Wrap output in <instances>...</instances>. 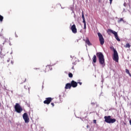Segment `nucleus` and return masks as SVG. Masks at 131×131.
Segmentation results:
<instances>
[{
  "mask_svg": "<svg viewBox=\"0 0 131 131\" xmlns=\"http://www.w3.org/2000/svg\"><path fill=\"white\" fill-rule=\"evenodd\" d=\"M65 89L66 90H68V89H71V84L67 83L66 85Z\"/></svg>",
  "mask_w": 131,
  "mask_h": 131,
  "instance_id": "12",
  "label": "nucleus"
},
{
  "mask_svg": "<svg viewBox=\"0 0 131 131\" xmlns=\"http://www.w3.org/2000/svg\"><path fill=\"white\" fill-rule=\"evenodd\" d=\"M71 30L73 33H76L77 32V30L76 29V27L75 25H73L71 27Z\"/></svg>",
  "mask_w": 131,
  "mask_h": 131,
  "instance_id": "10",
  "label": "nucleus"
},
{
  "mask_svg": "<svg viewBox=\"0 0 131 131\" xmlns=\"http://www.w3.org/2000/svg\"><path fill=\"white\" fill-rule=\"evenodd\" d=\"M0 107H1V103H0Z\"/></svg>",
  "mask_w": 131,
  "mask_h": 131,
  "instance_id": "25",
  "label": "nucleus"
},
{
  "mask_svg": "<svg viewBox=\"0 0 131 131\" xmlns=\"http://www.w3.org/2000/svg\"><path fill=\"white\" fill-rule=\"evenodd\" d=\"M115 38L117 39V40H118V41H120V39L118 38V35L116 36Z\"/></svg>",
  "mask_w": 131,
  "mask_h": 131,
  "instance_id": "16",
  "label": "nucleus"
},
{
  "mask_svg": "<svg viewBox=\"0 0 131 131\" xmlns=\"http://www.w3.org/2000/svg\"><path fill=\"white\" fill-rule=\"evenodd\" d=\"M110 2V5H111V4H112V2L113 0H109Z\"/></svg>",
  "mask_w": 131,
  "mask_h": 131,
  "instance_id": "21",
  "label": "nucleus"
},
{
  "mask_svg": "<svg viewBox=\"0 0 131 131\" xmlns=\"http://www.w3.org/2000/svg\"><path fill=\"white\" fill-rule=\"evenodd\" d=\"M14 108L15 111H16L17 113H21V112L23 111V109L22 108L21 106H20V104H19V103H16Z\"/></svg>",
  "mask_w": 131,
  "mask_h": 131,
  "instance_id": "3",
  "label": "nucleus"
},
{
  "mask_svg": "<svg viewBox=\"0 0 131 131\" xmlns=\"http://www.w3.org/2000/svg\"><path fill=\"white\" fill-rule=\"evenodd\" d=\"M104 121L106 122V123H114L116 121V119H112L111 116H105L104 117Z\"/></svg>",
  "mask_w": 131,
  "mask_h": 131,
  "instance_id": "2",
  "label": "nucleus"
},
{
  "mask_svg": "<svg viewBox=\"0 0 131 131\" xmlns=\"http://www.w3.org/2000/svg\"><path fill=\"white\" fill-rule=\"evenodd\" d=\"M93 60L94 63H96V62H97V56H96V55H94Z\"/></svg>",
  "mask_w": 131,
  "mask_h": 131,
  "instance_id": "13",
  "label": "nucleus"
},
{
  "mask_svg": "<svg viewBox=\"0 0 131 131\" xmlns=\"http://www.w3.org/2000/svg\"><path fill=\"white\" fill-rule=\"evenodd\" d=\"M98 37L99 38V40L100 44L103 45H104V42H105L104 37H103V35H102V34L98 33Z\"/></svg>",
  "mask_w": 131,
  "mask_h": 131,
  "instance_id": "6",
  "label": "nucleus"
},
{
  "mask_svg": "<svg viewBox=\"0 0 131 131\" xmlns=\"http://www.w3.org/2000/svg\"><path fill=\"white\" fill-rule=\"evenodd\" d=\"M97 56L99 58V62L101 65H102V67L105 66V59H104V55L102 53H97Z\"/></svg>",
  "mask_w": 131,
  "mask_h": 131,
  "instance_id": "1",
  "label": "nucleus"
},
{
  "mask_svg": "<svg viewBox=\"0 0 131 131\" xmlns=\"http://www.w3.org/2000/svg\"><path fill=\"white\" fill-rule=\"evenodd\" d=\"M71 85L73 88H76L77 86V82L74 81H72Z\"/></svg>",
  "mask_w": 131,
  "mask_h": 131,
  "instance_id": "11",
  "label": "nucleus"
},
{
  "mask_svg": "<svg viewBox=\"0 0 131 131\" xmlns=\"http://www.w3.org/2000/svg\"><path fill=\"white\" fill-rule=\"evenodd\" d=\"M87 127H89V125L87 126Z\"/></svg>",
  "mask_w": 131,
  "mask_h": 131,
  "instance_id": "24",
  "label": "nucleus"
},
{
  "mask_svg": "<svg viewBox=\"0 0 131 131\" xmlns=\"http://www.w3.org/2000/svg\"><path fill=\"white\" fill-rule=\"evenodd\" d=\"M93 122H94V123H96L97 120H93Z\"/></svg>",
  "mask_w": 131,
  "mask_h": 131,
  "instance_id": "20",
  "label": "nucleus"
},
{
  "mask_svg": "<svg viewBox=\"0 0 131 131\" xmlns=\"http://www.w3.org/2000/svg\"><path fill=\"white\" fill-rule=\"evenodd\" d=\"M52 98L51 97H49L46 98V100L44 101L43 103L44 104H50V103H51V102H52Z\"/></svg>",
  "mask_w": 131,
  "mask_h": 131,
  "instance_id": "9",
  "label": "nucleus"
},
{
  "mask_svg": "<svg viewBox=\"0 0 131 131\" xmlns=\"http://www.w3.org/2000/svg\"><path fill=\"white\" fill-rule=\"evenodd\" d=\"M78 83H79L80 84V85H81V84H82V83H81L80 82H78Z\"/></svg>",
  "mask_w": 131,
  "mask_h": 131,
  "instance_id": "22",
  "label": "nucleus"
},
{
  "mask_svg": "<svg viewBox=\"0 0 131 131\" xmlns=\"http://www.w3.org/2000/svg\"><path fill=\"white\" fill-rule=\"evenodd\" d=\"M85 42L88 45V46H92V44L91 43V42H90V40H89V39L86 40Z\"/></svg>",
  "mask_w": 131,
  "mask_h": 131,
  "instance_id": "14",
  "label": "nucleus"
},
{
  "mask_svg": "<svg viewBox=\"0 0 131 131\" xmlns=\"http://www.w3.org/2000/svg\"><path fill=\"white\" fill-rule=\"evenodd\" d=\"M3 19H4V17H3V16L0 15V21L2 22V21H3Z\"/></svg>",
  "mask_w": 131,
  "mask_h": 131,
  "instance_id": "17",
  "label": "nucleus"
},
{
  "mask_svg": "<svg viewBox=\"0 0 131 131\" xmlns=\"http://www.w3.org/2000/svg\"><path fill=\"white\" fill-rule=\"evenodd\" d=\"M121 21H124L123 18H120V20H119L118 21V23H120V22H121Z\"/></svg>",
  "mask_w": 131,
  "mask_h": 131,
  "instance_id": "18",
  "label": "nucleus"
},
{
  "mask_svg": "<svg viewBox=\"0 0 131 131\" xmlns=\"http://www.w3.org/2000/svg\"><path fill=\"white\" fill-rule=\"evenodd\" d=\"M51 105L53 106V107H54V103H52Z\"/></svg>",
  "mask_w": 131,
  "mask_h": 131,
  "instance_id": "23",
  "label": "nucleus"
},
{
  "mask_svg": "<svg viewBox=\"0 0 131 131\" xmlns=\"http://www.w3.org/2000/svg\"><path fill=\"white\" fill-rule=\"evenodd\" d=\"M124 48H130V45H129L128 43H127L125 46H124Z\"/></svg>",
  "mask_w": 131,
  "mask_h": 131,
  "instance_id": "15",
  "label": "nucleus"
},
{
  "mask_svg": "<svg viewBox=\"0 0 131 131\" xmlns=\"http://www.w3.org/2000/svg\"><path fill=\"white\" fill-rule=\"evenodd\" d=\"M69 76L71 78L73 76V75L72 74V73H70L69 74Z\"/></svg>",
  "mask_w": 131,
  "mask_h": 131,
  "instance_id": "19",
  "label": "nucleus"
},
{
  "mask_svg": "<svg viewBox=\"0 0 131 131\" xmlns=\"http://www.w3.org/2000/svg\"><path fill=\"white\" fill-rule=\"evenodd\" d=\"M23 118L25 120V123H28L29 122V117H28V114L25 113L23 115Z\"/></svg>",
  "mask_w": 131,
  "mask_h": 131,
  "instance_id": "5",
  "label": "nucleus"
},
{
  "mask_svg": "<svg viewBox=\"0 0 131 131\" xmlns=\"http://www.w3.org/2000/svg\"><path fill=\"white\" fill-rule=\"evenodd\" d=\"M82 18L83 19V23H84V29H86V23H85V18H84L83 12L82 13Z\"/></svg>",
  "mask_w": 131,
  "mask_h": 131,
  "instance_id": "8",
  "label": "nucleus"
},
{
  "mask_svg": "<svg viewBox=\"0 0 131 131\" xmlns=\"http://www.w3.org/2000/svg\"><path fill=\"white\" fill-rule=\"evenodd\" d=\"M107 33H108V34H110V33H113V35H114L115 37L116 36H117V35H118L117 34V32L111 30V29H108L107 30Z\"/></svg>",
  "mask_w": 131,
  "mask_h": 131,
  "instance_id": "7",
  "label": "nucleus"
},
{
  "mask_svg": "<svg viewBox=\"0 0 131 131\" xmlns=\"http://www.w3.org/2000/svg\"><path fill=\"white\" fill-rule=\"evenodd\" d=\"M118 53H117V51L116 50L114 49V55H113V60L115 61L116 62H118Z\"/></svg>",
  "mask_w": 131,
  "mask_h": 131,
  "instance_id": "4",
  "label": "nucleus"
}]
</instances>
